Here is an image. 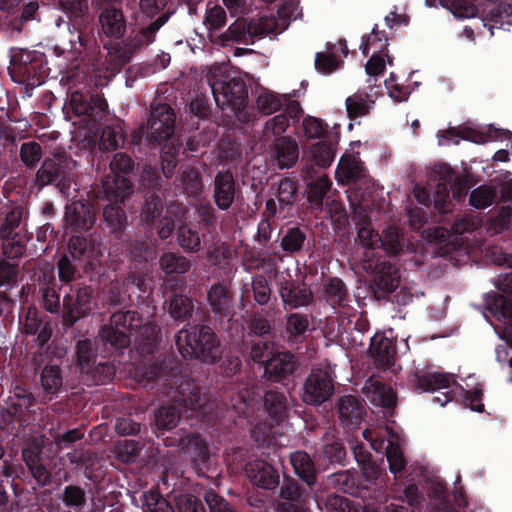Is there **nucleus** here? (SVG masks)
I'll use <instances>...</instances> for the list:
<instances>
[{
	"label": "nucleus",
	"mask_w": 512,
	"mask_h": 512,
	"mask_svg": "<svg viewBox=\"0 0 512 512\" xmlns=\"http://www.w3.org/2000/svg\"><path fill=\"white\" fill-rule=\"evenodd\" d=\"M43 448V440L34 438L29 440L21 450V458L27 472L39 488H45L52 484L51 463L44 458Z\"/></svg>",
	"instance_id": "obj_14"
},
{
	"label": "nucleus",
	"mask_w": 512,
	"mask_h": 512,
	"mask_svg": "<svg viewBox=\"0 0 512 512\" xmlns=\"http://www.w3.org/2000/svg\"><path fill=\"white\" fill-rule=\"evenodd\" d=\"M236 195V181L231 171H218L213 181V200L223 211L230 209Z\"/></svg>",
	"instance_id": "obj_24"
},
{
	"label": "nucleus",
	"mask_w": 512,
	"mask_h": 512,
	"mask_svg": "<svg viewBox=\"0 0 512 512\" xmlns=\"http://www.w3.org/2000/svg\"><path fill=\"white\" fill-rule=\"evenodd\" d=\"M410 383L414 391L423 393L449 388L451 383H456V381L454 379V375L449 373L416 372Z\"/></svg>",
	"instance_id": "obj_29"
},
{
	"label": "nucleus",
	"mask_w": 512,
	"mask_h": 512,
	"mask_svg": "<svg viewBox=\"0 0 512 512\" xmlns=\"http://www.w3.org/2000/svg\"><path fill=\"white\" fill-rule=\"evenodd\" d=\"M400 283V275L397 268L391 263H381L377 266L371 289L375 297L385 299L396 290Z\"/></svg>",
	"instance_id": "obj_26"
},
{
	"label": "nucleus",
	"mask_w": 512,
	"mask_h": 512,
	"mask_svg": "<svg viewBox=\"0 0 512 512\" xmlns=\"http://www.w3.org/2000/svg\"><path fill=\"white\" fill-rule=\"evenodd\" d=\"M41 384L49 394H56L62 387L61 369L56 365L45 366L41 373Z\"/></svg>",
	"instance_id": "obj_60"
},
{
	"label": "nucleus",
	"mask_w": 512,
	"mask_h": 512,
	"mask_svg": "<svg viewBox=\"0 0 512 512\" xmlns=\"http://www.w3.org/2000/svg\"><path fill=\"white\" fill-rule=\"evenodd\" d=\"M163 179L159 170L152 165L145 164L140 174V186L145 194L164 195Z\"/></svg>",
	"instance_id": "obj_43"
},
{
	"label": "nucleus",
	"mask_w": 512,
	"mask_h": 512,
	"mask_svg": "<svg viewBox=\"0 0 512 512\" xmlns=\"http://www.w3.org/2000/svg\"><path fill=\"white\" fill-rule=\"evenodd\" d=\"M332 186V181L326 175H323L317 178L314 181H311L308 184V193L307 200L308 202L315 206L316 208H321L323 205V200L328 191Z\"/></svg>",
	"instance_id": "obj_48"
},
{
	"label": "nucleus",
	"mask_w": 512,
	"mask_h": 512,
	"mask_svg": "<svg viewBox=\"0 0 512 512\" xmlns=\"http://www.w3.org/2000/svg\"><path fill=\"white\" fill-rule=\"evenodd\" d=\"M19 156L27 169H34L42 159L43 150L36 141L24 142L20 146Z\"/></svg>",
	"instance_id": "obj_59"
},
{
	"label": "nucleus",
	"mask_w": 512,
	"mask_h": 512,
	"mask_svg": "<svg viewBox=\"0 0 512 512\" xmlns=\"http://www.w3.org/2000/svg\"><path fill=\"white\" fill-rule=\"evenodd\" d=\"M72 257L64 253L57 261L56 268L59 281L63 285H72L80 277V271Z\"/></svg>",
	"instance_id": "obj_51"
},
{
	"label": "nucleus",
	"mask_w": 512,
	"mask_h": 512,
	"mask_svg": "<svg viewBox=\"0 0 512 512\" xmlns=\"http://www.w3.org/2000/svg\"><path fill=\"white\" fill-rule=\"evenodd\" d=\"M277 286L284 305L291 309L307 306L313 298L311 290L305 286L301 287L289 274L277 277Z\"/></svg>",
	"instance_id": "obj_22"
},
{
	"label": "nucleus",
	"mask_w": 512,
	"mask_h": 512,
	"mask_svg": "<svg viewBox=\"0 0 512 512\" xmlns=\"http://www.w3.org/2000/svg\"><path fill=\"white\" fill-rule=\"evenodd\" d=\"M69 511L82 512L87 504L85 490L78 485H67L59 497Z\"/></svg>",
	"instance_id": "obj_42"
},
{
	"label": "nucleus",
	"mask_w": 512,
	"mask_h": 512,
	"mask_svg": "<svg viewBox=\"0 0 512 512\" xmlns=\"http://www.w3.org/2000/svg\"><path fill=\"white\" fill-rule=\"evenodd\" d=\"M369 389L377 396L379 404L385 409H394L397 404L396 392L391 386L379 380H369Z\"/></svg>",
	"instance_id": "obj_56"
},
{
	"label": "nucleus",
	"mask_w": 512,
	"mask_h": 512,
	"mask_svg": "<svg viewBox=\"0 0 512 512\" xmlns=\"http://www.w3.org/2000/svg\"><path fill=\"white\" fill-rule=\"evenodd\" d=\"M98 21L102 33L111 39H121L127 31V21L121 6H99Z\"/></svg>",
	"instance_id": "obj_21"
},
{
	"label": "nucleus",
	"mask_w": 512,
	"mask_h": 512,
	"mask_svg": "<svg viewBox=\"0 0 512 512\" xmlns=\"http://www.w3.org/2000/svg\"><path fill=\"white\" fill-rule=\"evenodd\" d=\"M221 40L223 42H236L245 45L253 44V41H249L247 21L240 18L235 20L221 35Z\"/></svg>",
	"instance_id": "obj_58"
},
{
	"label": "nucleus",
	"mask_w": 512,
	"mask_h": 512,
	"mask_svg": "<svg viewBox=\"0 0 512 512\" xmlns=\"http://www.w3.org/2000/svg\"><path fill=\"white\" fill-rule=\"evenodd\" d=\"M497 188L493 185H480L469 195V204L476 209H485L494 203Z\"/></svg>",
	"instance_id": "obj_50"
},
{
	"label": "nucleus",
	"mask_w": 512,
	"mask_h": 512,
	"mask_svg": "<svg viewBox=\"0 0 512 512\" xmlns=\"http://www.w3.org/2000/svg\"><path fill=\"white\" fill-rule=\"evenodd\" d=\"M298 357L290 351H275L264 363V378L271 383L287 385L293 382L299 369Z\"/></svg>",
	"instance_id": "obj_16"
},
{
	"label": "nucleus",
	"mask_w": 512,
	"mask_h": 512,
	"mask_svg": "<svg viewBox=\"0 0 512 512\" xmlns=\"http://www.w3.org/2000/svg\"><path fill=\"white\" fill-rule=\"evenodd\" d=\"M68 255L74 260H99L103 256V244L98 236L72 235L67 243Z\"/></svg>",
	"instance_id": "obj_19"
},
{
	"label": "nucleus",
	"mask_w": 512,
	"mask_h": 512,
	"mask_svg": "<svg viewBox=\"0 0 512 512\" xmlns=\"http://www.w3.org/2000/svg\"><path fill=\"white\" fill-rule=\"evenodd\" d=\"M93 293L94 290L89 285L76 284L70 286V291L63 297V326L73 327L80 319L91 314Z\"/></svg>",
	"instance_id": "obj_11"
},
{
	"label": "nucleus",
	"mask_w": 512,
	"mask_h": 512,
	"mask_svg": "<svg viewBox=\"0 0 512 512\" xmlns=\"http://www.w3.org/2000/svg\"><path fill=\"white\" fill-rule=\"evenodd\" d=\"M194 302L189 296L173 294L169 300L168 313L177 321H187L192 318Z\"/></svg>",
	"instance_id": "obj_39"
},
{
	"label": "nucleus",
	"mask_w": 512,
	"mask_h": 512,
	"mask_svg": "<svg viewBox=\"0 0 512 512\" xmlns=\"http://www.w3.org/2000/svg\"><path fill=\"white\" fill-rule=\"evenodd\" d=\"M76 162L65 153L46 157L35 175V185L39 188L53 185L62 195H68L73 180Z\"/></svg>",
	"instance_id": "obj_8"
},
{
	"label": "nucleus",
	"mask_w": 512,
	"mask_h": 512,
	"mask_svg": "<svg viewBox=\"0 0 512 512\" xmlns=\"http://www.w3.org/2000/svg\"><path fill=\"white\" fill-rule=\"evenodd\" d=\"M374 101H368L367 94L356 93L346 99L347 115L350 119H356L369 114Z\"/></svg>",
	"instance_id": "obj_55"
},
{
	"label": "nucleus",
	"mask_w": 512,
	"mask_h": 512,
	"mask_svg": "<svg viewBox=\"0 0 512 512\" xmlns=\"http://www.w3.org/2000/svg\"><path fill=\"white\" fill-rule=\"evenodd\" d=\"M7 404L12 406V409L18 410V413L27 415L29 409L36 404V398L28 388L16 385Z\"/></svg>",
	"instance_id": "obj_47"
},
{
	"label": "nucleus",
	"mask_w": 512,
	"mask_h": 512,
	"mask_svg": "<svg viewBox=\"0 0 512 512\" xmlns=\"http://www.w3.org/2000/svg\"><path fill=\"white\" fill-rule=\"evenodd\" d=\"M118 244L125 246V252L132 262L142 264L148 261L150 250L145 241L130 239L127 234V240L115 242L114 246Z\"/></svg>",
	"instance_id": "obj_49"
},
{
	"label": "nucleus",
	"mask_w": 512,
	"mask_h": 512,
	"mask_svg": "<svg viewBox=\"0 0 512 512\" xmlns=\"http://www.w3.org/2000/svg\"><path fill=\"white\" fill-rule=\"evenodd\" d=\"M28 416L18 413L7 404L0 412V428L8 434H17L19 430L27 425Z\"/></svg>",
	"instance_id": "obj_44"
},
{
	"label": "nucleus",
	"mask_w": 512,
	"mask_h": 512,
	"mask_svg": "<svg viewBox=\"0 0 512 512\" xmlns=\"http://www.w3.org/2000/svg\"><path fill=\"white\" fill-rule=\"evenodd\" d=\"M175 13L174 9L169 8L162 12L154 21L145 27L139 29L131 38V45L135 49L148 46L155 41L156 34L163 27L170 17Z\"/></svg>",
	"instance_id": "obj_31"
},
{
	"label": "nucleus",
	"mask_w": 512,
	"mask_h": 512,
	"mask_svg": "<svg viewBox=\"0 0 512 512\" xmlns=\"http://www.w3.org/2000/svg\"><path fill=\"white\" fill-rule=\"evenodd\" d=\"M175 13L174 9L169 8L162 12L154 21L145 27L139 29L131 38V45L135 49L148 46L155 41L156 34L163 27L170 17Z\"/></svg>",
	"instance_id": "obj_32"
},
{
	"label": "nucleus",
	"mask_w": 512,
	"mask_h": 512,
	"mask_svg": "<svg viewBox=\"0 0 512 512\" xmlns=\"http://www.w3.org/2000/svg\"><path fill=\"white\" fill-rule=\"evenodd\" d=\"M247 324L248 335H254L261 339H273L272 324L267 315L256 312L250 316Z\"/></svg>",
	"instance_id": "obj_52"
},
{
	"label": "nucleus",
	"mask_w": 512,
	"mask_h": 512,
	"mask_svg": "<svg viewBox=\"0 0 512 512\" xmlns=\"http://www.w3.org/2000/svg\"><path fill=\"white\" fill-rule=\"evenodd\" d=\"M318 456L332 465L346 466L348 462L342 439L331 431L325 432L322 436Z\"/></svg>",
	"instance_id": "obj_28"
},
{
	"label": "nucleus",
	"mask_w": 512,
	"mask_h": 512,
	"mask_svg": "<svg viewBox=\"0 0 512 512\" xmlns=\"http://www.w3.org/2000/svg\"><path fill=\"white\" fill-rule=\"evenodd\" d=\"M23 211L20 206L13 207L4 217L0 226L3 254L9 259L20 258L25 251V245L16 229L20 226Z\"/></svg>",
	"instance_id": "obj_17"
},
{
	"label": "nucleus",
	"mask_w": 512,
	"mask_h": 512,
	"mask_svg": "<svg viewBox=\"0 0 512 512\" xmlns=\"http://www.w3.org/2000/svg\"><path fill=\"white\" fill-rule=\"evenodd\" d=\"M70 106L76 116H84L93 124L101 123L109 114L108 103L100 93L76 90L70 95Z\"/></svg>",
	"instance_id": "obj_15"
},
{
	"label": "nucleus",
	"mask_w": 512,
	"mask_h": 512,
	"mask_svg": "<svg viewBox=\"0 0 512 512\" xmlns=\"http://www.w3.org/2000/svg\"><path fill=\"white\" fill-rule=\"evenodd\" d=\"M159 265L166 275L184 274L191 268L190 260L175 252H164L160 256Z\"/></svg>",
	"instance_id": "obj_41"
},
{
	"label": "nucleus",
	"mask_w": 512,
	"mask_h": 512,
	"mask_svg": "<svg viewBox=\"0 0 512 512\" xmlns=\"http://www.w3.org/2000/svg\"><path fill=\"white\" fill-rule=\"evenodd\" d=\"M494 263L512 268V253H499L494 256ZM502 294L493 293L486 300L487 309L500 318L512 317V272L500 275L497 282Z\"/></svg>",
	"instance_id": "obj_12"
},
{
	"label": "nucleus",
	"mask_w": 512,
	"mask_h": 512,
	"mask_svg": "<svg viewBox=\"0 0 512 512\" xmlns=\"http://www.w3.org/2000/svg\"><path fill=\"white\" fill-rule=\"evenodd\" d=\"M142 317L136 311H116L110 316V324L101 328L100 341L109 345V352L126 348L130 344V336L137 333L142 326Z\"/></svg>",
	"instance_id": "obj_9"
},
{
	"label": "nucleus",
	"mask_w": 512,
	"mask_h": 512,
	"mask_svg": "<svg viewBox=\"0 0 512 512\" xmlns=\"http://www.w3.org/2000/svg\"><path fill=\"white\" fill-rule=\"evenodd\" d=\"M306 493V489L298 480L287 477L280 488V497L287 501L286 503L299 504Z\"/></svg>",
	"instance_id": "obj_62"
},
{
	"label": "nucleus",
	"mask_w": 512,
	"mask_h": 512,
	"mask_svg": "<svg viewBox=\"0 0 512 512\" xmlns=\"http://www.w3.org/2000/svg\"><path fill=\"white\" fill-rule=\"evenodd\" d=\"M177 241L182 249L190 253L198 252L201 247L198 232L187 225H181L178 228Z\"/></svg>",
	"instance_id": "obj_61"
},
{
	"label": "nucleus",
	"mask_w": 512,
	"mask_h": 512,
	"mask_svg": "<svg viewBox=\"0 0 512 512\" xmlns=\"http://www.w3.org/2000/svg\"><path fill=\"white\" fill-rule=\"evenodd\" d=\"M337 173L341 174L347 183L356 184L365 177V169L362 163L355 159H349L345 162L341 159Z\"/></svg>",
	"instance_id": "obj_64"
},
{
	"label": "nucleus",
	"mask_w": 512,
	"mask_h": 512,
	"mask_svg": "<svg viewBox=\"0 0 512 512\" xmlns=\"http://www.w3.org/2000/svg\"><path fill=\"white\" fill-rule=\"evenodd\" d=\"M175 113L167 104H158L151 109L147 123H142L131 133V144L140 147L161 144L171 139L175 128Z\"/></svg>",
	"instance_id": "obj_6"
},
{
	"label": "nucleus",
	"mask_w": 512,
	"mask_h": 512,
	"mask_svg": "<svg viewBox=\"0 0 512 512\" xmlns=\"http://www.w3.org/2000/svg\"><path fill=\"white\" fill-rule=\"evenodd\" d=\"M55 286V277L52 274L49 277L48 282L40 288L42 292L43 306L45 310L51 314H59L60 312L62 313L60 295Z\"/></svg>",
	"instance_id": "obj_53"
},
{
	"label": "nucleus",
	"mask_w": 512,
	"mask_h": 512,
	"mask_svg": "<svg viewBox=\"0 0 512 512\" xmlns=\"http://www.w3.org/2000/svg\"><path fill=\"white\" fill-rule=\"evenodd\" d=\"M144 378L159 398H167L172 405H162L155 414L158 430L175 428L181 417V408L198 411L203 406L201 387L191 379L184 363L167 355L149 364Z\"/></svg>",
	"instance_id": "obj_1"
},
{
	"label": "nucleus",
	"mask_w": 512,
	"mask_h": 512,
	"mask_svg": "<svg viewBox=\"0 0 512 512\" xmlns=\"http://www.w3.org/2000/svg\"><path fill=\"white\" fill-rule=\"evenodd\" d=\"M289 458L295 475L314 492L318 485V469L312 457L306 451L298 450L292 452Z\"/></svg>",
	"instance_id": "obj_27"
},
{
	"label": "nucleus",
	"mask_w": 512,
	"mask_h": 512,
	"mask_svg": "<svg viewBox=\"0 0 512 512\" xmlns=\"http://www.w3.org/2000/svg\"><path fill=\"white\" fill-rule=\"evenodd\" d=\"M276 153L280 167L290 168L298 160V144L290 137H279L276 143Z\"/></svg>",
	"instance_id": "obj_40"
},
{
	"label": "nucleus",
	"mask_w": 512,
	"mask_h": 512,
	"mask_svg": "<svg viewBox=\"0 0 512 512\" xmlns=\"http://www.w3.org/2000/svg\"><path fill=\"white\" fill-rule=\"evenodd\" d=\"M370 353L381 368H390L394 364V345L384 335L375 334L370 338Z\"/></svg>",
	"instance_id": "obj_34"
},
{
	"label": "nucleus",
	"mask_w": 512,
	"mask_h": 512,
	"mask_svg": "<svg viewBox=\"0 0 512 512\" xmlns=\"http://www.w3.org/2000/svg\"><path fill=\"white\" fill-rule=\"evenodd\" d=\"M85 22L72 23L74 31L71 32L70 44L75 58L82 55L84 50H91L96 45V39L91 27Z\"/></svg>",
	"instance_id": "obj_38"
},
{
	"label": "nucleus",
	"mask_w": 512,
	"mask_h": 512,
	"mask_svg": "<svg viewBox=\"0 0 512 512\" xmlns=\"http://www.w3.org/2000/svg\"><path fill=\"white\" fill-rule=\"evenodd\" d=\"M307 244L305 228L291 226L281 229L280 247L288 255L298 254L304 250Z\"/></svg>",
	"instance_id": "obj_37"
},
{
	"label": "nucleus",
	"mask_w": 512,
	"mask_h": 512,
	"mask_svg": "<svg viewBox=\"0 0 512 512\" xmlns=\"http://www.w3.org/2000/svg\"><path fill=\"white\" fill-rule=\"evenodd\" d=\"M163 208L164 195H144L141 223L146 232L155 231L160 240L168 239L175 230V216L170 211L163 214Z\"/></svg>",
	"instance_id": "obj_10"
},
{
	"label": "nucleus",
	"mask_w": 512,
	"mask_h": 512,
	"mask_svg": "<svg viewBox=\"0 0 512 512\" xmlns=\"http://www.w3.org/2000/svg\"><path fill=\"white\" fill-rule=\"evenodd\" d=\"M298 189V181L290 177L282 178L278 183L272 184L271 190H274L280 212L294 206L298 198Z\"/></svg>",
	"instance_id": "obj_36"
},
{
	"label": "nucleus",
	"mask_w": 512,
	"mask_h": 512,
	"mask_svg": "<svg viewBox=\"0 0 512 512\" xmlns=\"http://www.w3.org/2000/svg\"><path fill=\"white\" fill-rule=\"evenodd\" d=\"M207 301L217 318L232 320L234 316V296L229 285L225 283L213 284L207 291Z\"/></svg>",
	"instance_id": "obj_20"
},
{
	"label": "nucleus",
	"mask_w": 512,
	"mask_h": 512,
	"mask_svg": "<svg viewBox=\"0 0 512 512\" xmlns=\"http://www.w3.org/2000/svg\"><path fill=\"white\" fill-rule=\"evenodd\" d=\"M259 111L265 115H271L284 105V99L275 92L265 90L259 94L256 100Z\"/></svg>",
	"instance_id": "obj_63"
},
{
	"label": "nucleus",
	"mask_w": 512,
	"mask_h": 512,
	"mask_svg": "<svg viewBox=\"0 0 512 512\" xmlns=\"http://www.w3.org/2000/svg\"><path fill=\"white\" fill-rule=\"evenodd\" d=\"M261 403L264 411L277 424L284 422L289 417L288 397L285 392L278 389L269 388L261 395L254 388L245 387L231 398L235 412L245 418L252 416Z\"/></svg>",
	"instance_id": "obj_4"
},
{
	"label": "nucleus",
	"mask_w": 512,
	"mask_h": 512,
	"mask_svg": "<svg viewBox=\"0 0 512 512\" xmlns=\"http://www.w3.org/2000/svg\"><path fill=\"white\" fill-rule=\"evenodd\" d=\"M104 199L101 227L111 243L127 240L128 216L123 204L134 193V185L128 177L106 175L102 180Z\"/></svg>",
	"instance_id": "obj_2"
},
{
	"label": "nucleus",
	"mask_w": 512,
	"mask_h": 512,
	"mask_svg": "<svg viewBox=\"0 0 512 512\" xmlns=\"http://www.w3.org/2000/svg\"><path fill=\"white\" fill-rule=\"evenodd\" d=\"M96 347L92 340L81 339L76 343V359L82 373L91 371V367L97 362Z\"/></svg>",
	"instance_id": "obj_45"
},
{
	"label": "nucleus",
	"mask_w": 512,
	"mask_h": 512,
	"mask_svg": "<svg viewBox=\"0 0 512 512\" xmlns=\"http://www.w3.org/2000/svg\"><path fill=\"white\" fill-rule=\"evenodd\" d=\"M89 0H59L62 11L68 15L70 20L79 24L85 22L89 11Z\"/></svg>",
	"instance_id": "obj_54"
},
{
	"label": "nucleus",
	"mask_w": 512,
	"mask_h": 512,
	"mask_svg": "<svg viewBox=\"0 0 512 512\" xmlns=\"http://www.w3.org/2000/svg\"><path fill=\"white\" fill-rule=\"evenodd\" d=\"M334 392L331 372L323 368H313L303 383L300 398L306 405L317 407L330 400Z\"/></svg>",
	"instance_id": "obj_13"
},
{
	"label": "nucleus",
	"mask_w": 512,
	"mask_h": 512,
	"mask_svg": "<svg viewBox=\"0 0 512 512\" xmlns=\"http://www.w3.org/2000/svg\"><path fill=\"white\" fill-rule=\"evenodd\" d=\"M125 141V133L120 123L103 127L99 146L106 151L116 150Z\"/></svg>",
	"instance_id": "obj_46"
},
{
	"label": "nucleus",
	"mask_w": 512,
	"mask_h": 512,
	"mask_svg": "<svg viewBox=\"0 0 512 512\" xmlns=\"http://www.w3.org/2000/svg\"><path fill=\"white\" fill-rule=\"evenodd\" d=\"M310 329V320L307 314L298 312L285 315L284 338L290 346L302 344Z\"/></svg>",
	"instance_id": "obj_30"
},
{
	"label": "nucleus",
	"mask_w": 512,
	"mask_h": 512,
	"mask_svg": "<svg viewBox=\"0 0 512 512\" xmlns=\"http://www.w3.org/2000/svg\"><path fill=\"white\" fill-rule=\"evenodd\" d=\"M181 183L188 196H198L203 191L202 174L197 168H187L181 173Z\"/></svg>",
	"instance_id": "obj_57"
},
{
	"label": "nucleus",
	"mask_w": 512,
	"mask_h": 512,
	"mask_svg": "<svg viewBox=\"0 0 512 512\" xmlns=\"http://www.w3.org/2000/svg\"><path fill=\"white\" fill-rule=\"evenodd\" d=\"M95 221V209L90 202L74 201L66 205L64 222L71 232H88Z\"/></svg>",
	"instance_id": "obj_18"
},
{
	"label": "nucleus",
	"mask_w": 512,
	"mask_h": 512,
	"mask_svg": "<svg viewBox=\"0 0 512 512\" xmlns=\"http://www.w3.org/2000/svg\"><path fill=\"white\" fill-rule=\"evenodd\" d=\"M50 68L46 55L37 50L13 49L9 74L14 82L25 85V95L30 97L32 90L44 83Z\"/></svg>",
	"instance_id": "obj_5"
},
{
	"label": "nucleus",
	"mask_w": 512,
	"mask_h": 512,
	"mask_svg": "<svg viewBox=\"0 0 512 512\" xmlns=\"http://www.w3.org/2000/svg\"><path fill=\"white\" fill-rule=\"evenodd\" d=\"M249 476L255 485L264 489H274L280 483V476L272 465L257 461L248 470Z\"/></svg>",
	"instance_id": "obj_35"
},
{
	"label": "nucleus",
	"mask_w": 512,
	"mask_h": 512,
	"mask_svg": "<svg viewBox=\"0 0 512 512\" xmlns=\"http://www.w3.org/2000/svg\"><path fill=\"white\" fill-rule=\"evenodd\" d=\"M184 449L190 455L191 466L197 475L206 477L210 468L207 442L199 434H191L185 440Z\"/></svg>",
	"instance_id": "obj_25"
},
{
	"label": "nucleus",
	"mask_w": 512,
	"mask_h": 512,
	"mask_svg": "<svg viewBox=\"0 0 512 512\" xmlns=\"http://www.w3.org/2000/svg\"><path fill=\"white\" fill-rule=\"evenodd\" d=\"M211 90L221 110H230L239 120L246 121L248 88L242 78L222 76L211 84Z\"/></svg>",
	"instance_id": "obj_7"
},
{
	"label": "nucleus",
	"mask_w": 512,
	"mask_h": 512,
	"mask_svg": "<svg viewBox=\"0 0 512 512\" xmlns=\"http://www.w3.org/2000/svg\"><path fill=\"white\" fill-rule=\"evenodd\" d=\"M336 412L340 423L348 430L358 428L366 415L363 403L354 395L339 397L336 403Z\"/></svg>",
	"instance_id": "obj_23"
},
{
	"label": "nucleus",
	"mask_w": 512,
	"mask_h": 512,
	"mask_svg": "<svg viewBox=\"0 0 512 512\" xmlns=\"http://www.w3.org/2000/svg\"><path fill=\"white\" fill-rule=\"evenodd\" d=\"M175 344L185 360L215 364L222 357L221 340L207 324H193L182 328L175 335Z\"/></svg>",
	"instance_id": "obj_3"
},
{
	"label": "nucleus",
	"mask_w": 512,
	"mask_h": 512,
	"mask_svg": "<svg viewBox=\"0 0 512 512\" xmlns=\"http://www.w3.org/2000/svg\"><path fill=\"white\" fill-rule=\"evenodd\" d=\"M326 302L334 309L350 307L351 297L346 284L338 277L328 279L324 286Z\"/></svg>",
	"instance_id": "obj_33"
}]
</instances>
